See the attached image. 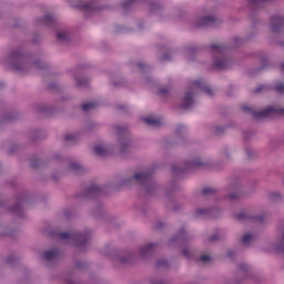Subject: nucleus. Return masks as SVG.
Here are the masks:
<instances>
[{"instance_id": "obj_10", "label": "nucleus", "mask_w": 284, "mask_h": 284, "mask_svg": "<svg viewBox=\"0 0 284 284\" xmlns=\"http://www.w3.org/2000/svg\"><path fill=\"white\" fill-rule=\"evenodd\" d=\"M149 250H152V244L142 247L141 254H146Z\"/></svg>"}, {"instance_id": "obj_3", "label": "nucleus", "mask_w": 284, "mask_h": 284, "mask_svg": "<svg viewBox=\"0 0 284 284\" xmlns=\"http://www.w3.org/2000/svg\"><path fill=\"white\" fill-rule=\"evenodd\" d=\"M194 103V94L186 93L182 100L183 108H190Z\"/></svg>"}, {"instance_id": "obj_2", "label": "nucleus", "mask_w": 284, "mask_h": 284, "mask_svg": "<svg viewBox=\"0 0 284 284\" xmlns=\"http://www.w3.org/2000/svg\"><path fill=\"white\" fill-rule=\"evenodd\" d=\"M93 152H95L99 156H105V154L110 153V148H108L105 144H97L93 148Z\"/></svg>"}, {"instance_id": "obj_6", "label": "nucleus", "mask_w": 284, "mask_h": 284, "mask_svg": "<svg viewBox=\"0 0 284 284\" xmlns=\"http://www.w3.org/2000/svg\"><path fill=\"white\" fill-rule=\"evenodd\" d=\"M254 241V235L252 234H246L243 236V243L244 245H248V243H252Z\"/></svg>"}, {"instance_id": "obj_17", "label": "nucleus", "mask_w": 284, "mask_h": 284, "mask_svg": "<svg viewBox=\"0 0 284 284\" xmlns=\"http://www.w3.org/2000/svg\"><path fill=\"white\" fill-rule=\"evenodd\" d=\"M14 69L16 70H23V67L16 65Z\"/></svg>"}, {"instance_id": "obj_16", "label": "nucleus", "mask_w": 284, "mask_h": 284, "mask_svg": "<svg viewBox=\"0 0 284 284\" xmlns=\"http://www.w3.org/2000/svg\"><path fill=\"white\" fill-rule=\"evenodd\" d=\"M196 212H197V214H205V210H203V209H199Z\"/></svg>"}, {"instance_id": "obj_8", "label": "nucleus", "mask_w": 284, "mask_h": 284, "mask_svg": "<svg viewBox=\"0 0 284 284\" xmlns=\"http://www.w3.org/2000/svg\"><path fill=\"white\" fill-rule=\"evenodd\" d=\"M58 39H60V41H65V39H68V32L65 31H60L57 33Z\"/></svg>"}, {"instance_id": "obj_13", "label": "nucleus", "mask_w": 284, "mask_h": 284, "mask_svg": "<svg viewBox=\"0 0 284 284\" xmlns=\"http://www.w3.org/2000/svg\"><path fill=\"white\" fill-rule=\"evenodd\" d=\"M277 92H284V84H278L276 87Z\"/></svg>"}, {"instance_id": "obj_9", "label": "nucleus", "mask_w": 284, "mask_h": 284, "mask_svg": "<svg viewBox=\"0 0 284 284\" xmlns=\"http://www.w3.org/2000/svg\"><path fill=\"white\" fill-rule=\"evenodd\" d=\"M61 239H70L71 241H74L77 239H81V236H74L72 234H68V233H62L61 234Z\"/></svg>"}, {"instance_id": "obj_7", "label": "nucleus", "mask_w": 284, "mask_h": 284, "mask_svg": "<svg viewBox=\"0 0 284 284\" xmlns=\"http://www.w3.org/2000/svg\"><path fill=\"white\" fill-rule=\"evenodd\" d=\"M135 181H148V174L146 173H138L134 175Z\"/></svg>"}, {"instance_id": "obj_20", "label": "nucleus", "mask_w": 284, "mask_h": 284, "mask_svg": "<svg viewBox=\"0 0 284 284\" xmlns=\"http://www.w3.org/2000/svg\"><path fill=\"white\" fill-rule=\"evenodd\" d=\"M282 240L284 241V234H283V236H282Z\"/></svg>"}, {"instance_id": "obj_5", "label": "nucleus", "mask_w": 284, "mask_h": 284, "mask_svg": "<svg viewBox=\"0 0 284 284\" xmlns=\"http://www.w3.org/2000/svg\"><path fill=\"white\" fill-rule=\"evenodd\" d=\"M144 122H146L148 125H158L159 120L156 118H144Z\"/></svg>"}, {"instance_id": "obj_19", "label": "nucleus", "mask_w": 284, "mask_h": 284, "mask_svg": "<svg viewBox=\"0 0 284 284\" xmlns=\"http://www.w3.org/2000/svg\"><path fill=\"white\" fill-rule=\"evenodd\" d=\"M207 94H210V90H206Z\"/></svg>"}, {"instance_id": "obj_4", "label": "nucleus", "mask_w": 284, "mask_h": 284, "mask_svg": "<svg viewBox=\"0 0 284 284\" xmlns=\"http://www.w3.org/2000/svg\"><path fill=\"white\" fill-rule=\"evenodd\" d=\"M55 256H57V251L54 250L48 251L44 253L45 261H52V258H54Z\"/></svg>"}, {"instance_id": "obj_14", "label": "nucleus", "mask_w": 284, "mask_h": 284, "mask_svg": "<svg viewBox=\"0 0 284 284\" xmlns=\"http://www.w3.org/2000/svg\"><path fill=\"white\" fill-rule=\"evenodd\" d=\"M201 261H203L205 263V261H210V256L203 255V256H201Z\"/></svg>"}, {"instance_id": "obj_1", "label": "nucleus", "mask_w": 284, "mask_h": 284, "mask_svg": "<svg viewBox=\"0 0 284 284\" xmlns=\"http://www.w3.org/2000/svg\"><path fill=\"white\" fill-rule=\"evenodd\" d=\"M280 112L281 110L273 106H268L264 111L256 113L255 116L257 119L265 118V116H274V114H278Z\"/></svg>"}, {"instance_id": "obj_11", "label": "nucleus", "mask_w": 284, "mask_h": 284, "mask_svg": "<svg viewBox=\"0 0 284 284\" xmlns=\"http://www.w3.org/2000/svg\"><path fill=\"white\" fill-rule=\"evenodd\" d=\"M126 145H130V142H128V141H122V142L120 143V150H123V148H126Z\"/></svg>"}, {"instance_id": "obj_18", "label": "nucleus", "mask_w": 284, "mask_h": 284, "mask_svg": "<svg viewBox=\"0 0 284 284\" xmlns=\"http://www.w3.org/2000/svg\"><path fill=\"white\" fill-rule=\"evenodd\" d=\"M195 87L199 88V82H195Z\"/></svg>"}, {"instance_id": "obj_12", "label": "nucleus", "mask_w": 284, "mask_h": 284, "mask_svg": "<svg viewBox=\"0 0 284 284\" xmlns=\"http://www.w3.org/2000/svg\"><path fill=\"white\" fill-rule=\"evenodd\" d=\"M92 105H94L93 103H85L82 105L83 110H90V108H92Z\"/></svg>"}, {"instance_id": "obj_15", "label": "nucleus", "mask_w": 284, "mask_h": 284, "mask_svg": "<svg viewBox=\"0 0 284 284\" xmlns=\"http://www.w3.org/2000/svg\"><path fill=\"white\" fill-rule=\"evenodd\" d=\"M216 68H223V62H215Z\"/></svg>"}]
</instances>
